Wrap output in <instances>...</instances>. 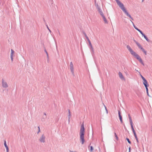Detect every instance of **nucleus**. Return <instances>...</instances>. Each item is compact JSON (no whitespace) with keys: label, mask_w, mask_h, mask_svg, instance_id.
<instances>
[{"label":"nucleus","mask_w":152,"mask_h":152,"mask_svg":"<svg viewBox=\"0 0 152 152\" xmlns=\"http://www.w3.org/2000/svg\"><path fill=\"white\" fill-rule=\"evenodd\" d=\"M97 8L98 9V10L100 13V15H101V16H102L103 15H104L103 13L102 10H101L100 8L99 7L98 5H97L96 6Z\"/></svg>","instance_id":"obj_5"},{"label":"nucleus","mask_w":152,"mask_h":152,"mask_svg":"<svg viewBox=\"0 0 152 152\" xmlns=\"http://www.w3.org/2000/svg\"><path fill=\"white\" fill-rule=\"evenodd\" d=\"M45 51L46 53L47 54V56L48 57V53L46 51V50H45Z\"/></svg>","instance_id":"obj_27"},{"label":"nucleus","mask_w":152,"mask_h":152,"mask_svg":"<svg viewBox=\"0 0 152 152\" xmlns=\"http://www.w3.org/2000/svg\"><path fill=\"white\" fill-rule=\"evenodd\" d=\"M45 137L43 135H42L39 139V140L41 142H45Z\"/></svg>","instance_id":"obj_7"},{"label":"nucleus","mask_w":152,"mask_h":152,"mask_svg":"<svg viewBox=\"0 0 152 152\" xmlns=\"http://www.w3.org/2000/svg\"><path fill=\"white\" fill-rule=\"evenodd\" d=\"M118 75L119 77L121 80H125V79L124 76H123L121 72H119Z\"/></svg>","instance_id":"obj_6"},{"label":"nucleus","mask_w":152,"mask_h":152,"mask_svg":"<svg viewBox=\"0 0 152 152\" xmlns=\"http://www.w3.org/2000/svg\"><path fill=\"white\" fill-rule=\"evenodd\" d=\"M116 1L118 5L124 12V13L129 17L131 19L133 20L132 18L131 17L130 15L127 12L126 9L124 6V4L121 3L119 0H115Z\"/></svg>","instance_id":"obj_2"},{"label":"nucleus","mask_w":152,"mask_h":152,"mask_svg":"<svg viewBox=\"0 0 152 152\" xmlns=\"http://www.w3.org/2000/svg\"><path fill=\"white\" fill-rule=\"evenodd\" d=\"M38 128H39V131H40V129H39V127H38Z\"/></svg>","instance_id":"obj_36"},{"label":"nucleus","mask_w":152,"mask_h":152,"mask_svg":"<svg viewBox=\"0 0 152 152\" xmlns=\"http://www.w3.org/2000/svg\"><path fill=\"white\" fill-rule=\"evenodd\" d=\"M145 87L146 88V92L147 93H148V86H146V87Z\"/></svg>","instance_id":"obj_25"},{"label":"nucleus","mask_w":152,"mask_h":152,"mask_svg":"<svg viewBox=\"0 0 152 152\" xmlns=\"http://www.w3.org/2000/svg\"><path fill=\"white\" fill-rule=\"evenodd\" d=\"M143 84L145 86V87L148 86V83L146 80L143 81Z\"/></svg>","instance_id":"obj_13"},{"label":"nucleus","mask_w":152,"mask_h":152,"mask_svg":"<svg viewBox=\"0 0 152 152\" xmlns=\"http://www.w3.org/2000/svg\"><path fill=\"white\" fill-rule=\"evenodd\" d=\"M47 28H48V29L49 30V31L50 32H51V31H50V30L49 28H48V26H47Z\"/></svg>","instance_id":"obj_33"},{"label":"nucleus","mask_w":152,"mask_h":152,"mask_svg":"<svg viewBox=\"0 0 152 152\" xmlns=\"http://www.w3.org/2000/svg\"><path fill=\"white\" fill-rule=\"evenodd\" d=\"M144 0H142V1H143Z\"/></svg>","instance_id":"obj_37"},{"label":"nucleus","mask_w":152,"mask_h":152,"mask_svg":"<svg viewBox=\"0 0 152 152\" xmlns=\"http://www.w3.org/2000/svg\"><path fill=\"white\" fill-rule=\"evenodd\" d=\"M140 76L141 77V78L143 76H142V75H140Z\"/></svg>","instance_id":"obj_35"},{"label":"nucleus","mask_w":152,"mask_h":152,"mask_svg":"<svg viewBox=\"0 0 152 152\" xmlns=\"http://www.w3.org/2000/svg\"><path fill=\"white\" fill-rule=\"evenodd\" d=\"M131 124V128L132 129V131H135L134 130V128L133 126V124Z\"/></svg>","instance_id":"obj_19"},{"label":"nucleus","mask_w":152,"mask_h":152,"mask_svg":"<svg viewBox=\"0 0 152 152\" xmlns=\"http://www.w3.org/2000/svg\"><path fill=\"white\" fill-rule=\"evenodd\" d=\"M133 133H134V136L135 137H137V135L136 134V132H135V131H133Z\"/></svg>","instance_id":"obj_21"},{"label":"nucleus","mask_w":152,"mask_h":152,"mask_svg":"<svg viewBox=\"0 0 152 152\" xmlns=\"http://www.w3.org/2000/svg\"><path fill=\"white\" fill-rule=\"evenodd\" d=\"M142 51L143 52V53H145V55H147V52L146 51H145L143 48H142L141 49Z\"/></svg>","instance_id":"obj_17"},{"label":"nucleus","mask_w":152,"mask_h":152,"mask_svg":"<svg viewBox=\"0 0 152 152\" xmlns=\"http://www.w3.org/2000/svg\"><path fill=\"white\" fill-rule=\"evenodd\" d=\"M68 113H69L68 119H69V120L70 119L71 117V114L70 111L69 110H68Z\"/></svg>","instance_id":"obj_15"},{"label":"nucleus","mask_w":152,"mask_h":152,"mask_svg":"<svg viewBox=\"0 0 152 152\" xmlns=\"http://www.w3.org/2000/svg\"><path fill=\"white\" fill-rule=\"evenodd\" d=\"M135 139H136V140L137 141V142H138V139L137 137H135Z\"/></svg>","instance_id":"obj_28"},{"label":"nucleus","mask_w":152,"mask_h":152,"mask_svg":"<svg viewBox=\"0 0 152 152\" xmlns=\"http://www.w3.org/2000/svg\"><path fill=\"white\" fill-rule=\"evenodd\" d=\"M87 40L88 42L89 43V45H90V46H91V48L93 50V47H92V45L91 44V42L90 41V40H89V39L88 38V37H87Z\"/></svg>","instance_id":"obj_14"},{"label":"nucleus","mask_w":152,"mask_h":152,"mask_svg":"<svg viewBox=\"0 0 152 152\" xmlns=\"http://www.w3.org/2000/svg\"><path fill=\"white\" fill-rule=\"evenodd\" d=\"M129 118V119H130V124H133L131 118L130 117Z\"/></svg>","instance_id":"obj_22"},{"label":"nucleus","mask_w":152,"mask_h":152,"mask_svg":"<svg viewBox=\"0 0 152 152\" xmlns=\"http://www.w3.org/2000/svg\"><path fill=\"white\" fill-rule=\"evenodd\" d=\"M94 150V148L92 146L90 147V151H92Z\"/></svg>","instance_id":"obj_23"},{"label":"nucleus","mask_w":152,"mask_h":152,"mask_svg":"<svg viewBox=\"0 0 152 152\" xmlns=\"http://www.w3.org/2000/svg\"><path fill=\"white\" fill-rule=\"evenodd\" d=\"M14 53V51L12 49L11 50V56H13Z\"/></svg>","instance_id":"obj_16"},{"label":"nucleus","mask_w":152,"mask_h":152,"mask_svg":"<svg viewBox=\"0 0 152 152\" xmlns=\"http://www.w3.org/2000/svg\"><path fill=\"white\" fill-rule=\"evenodd\" d=\"M114 135H115V137L116 138V139L117 140H118V137L115 133H114Z\"/></svg>","instance_id":"obj_20"},{"label":"nucleus","mask_w":152,"mask_h":152,"mask_svg":"<svg viewBox=\"0 0 152 152\" xmlns=\"http://www.w3.org/2000/svg\"><path fill=\"white\" fill-rule=\"evenodd\" d=\"M105 110H106V113L107 114L108 113V111L106 108V107H105Z\"/></svg>","instance_id":"obj_30"},{"label":"nucleus","mask_w":152,"mask_h":152,"mask_svg":"<svg viewBox=\"0 0 152 152\" xmlns=\"http://www.w3.org/2000/svg\"><path fill=\"white\" fill-rule=\"evenodd\" d=\"M126 47L132 55L136 58L141 64L144 65L142 60L139 56L128 45Z\"/></svg>","instance_id":"obj_1"},{"label":"nucleus","mask_w":152,"mask_h":152,"mask_svg":"<svg viewBox=\"0 0 152 152\" xmlns=\"http://www.w3.org/2000/svg\"><path fill=\"white\" fill-rule=\"evenodd\" d=\"M126 139L127 140V141L128 142H129V143L130 144L131 143V142L130 141L129 139L128 138H126Z\"/></svg>","instance_id":"obj_24"},{"label":"nucleus","mask_w":152,"mask_h":152,"mask_svg":"<svg viewBox=\"0 0 152 152\" xmlns=\"http://www.w3.org/2000/svg\"><path fill=\"white\" fill-rule=\"evenodd\" d=\"M2 86L3 87L7 88L8 87V85L7 83L4 82L3 80L2 81Z\"/></svg>","instance_id":"obj_10"},{"label":"nucleus","mask_w":152,"mask_h":152,"mask_svg":"<svg viewBox=\"0 0 152 152\" xmlns=\"http://www.w3.org/2000/svg\"><path fill=\"white\" fill-rule=\"evenodd\" d=\"M70 69L71 72L72 73H73V70H74V68H73V66L72 62H71L70 63Z\"/></svg>","instance_id":"obj_8"},{"label":"nucleus","mask_w":152,"mask_h":152,"mask_svg":"<svg viewBox=\"0 0 152 152\" xmlns=\"http://www.w3.org/2000/svg\"><path fill=\"white\" fill-rule=\"evenodd\" d=\"M13 56H11V59L12 60V61L13 59Z\"/></svg>","instance_id":"obj_32"},{"label":"nucleus","mask_w":152,"mask_h":152,"mask_svg":"<svg viewBox=\"0 0 152 152\" xmlns=\"http://www.w3.org/2000/svg\"><path fill=\"white\" fill-rule=\"evenodd\" d=\"M119 118L120 120V121L121 123H123V121H122V119L121 116H119Z\"/></svg>","instance_id":"obj_18"},{"label":"nucleus","mask_w":152,"mask_h":152,"mask_svg":"<svg viewBox=\"0 0 152 152\" xmlns=\"http://www.w3.org/2000/svg\"><path fill=\"white\" fill-rule=\"evenodd\" d=\"M118 114L119 116H121L120 112V111H119V110H118Z\"/></svg>","instance_id":"obj_26"},{"label":"nucleus","mask_w":152,"mask_h":152,"mask_svg":"<svg viewBox=\"0 0 152 152\" xmlns=\"http://www.w3.org/2000/svg\"><path fill=\"white\" fill-rule=\"evenodd\" d=\"M142 80H143V81H144V80H146V79L144 77H142Z\"/></svg>","instance_id":"obj_29"},{"label":"nucleus","mask_w":152,"mask_h":152,"mask_svg":"<svg viewBox=\"0 0 152 152\" xmlns=\"http://www.w3.org/2000/svg\"><path fill=\"white\" fill-rule=\"evenodd\" d=\"M132 22V23L133 24V26H134V28H135L136 29L137 31H139L140 33L144 37V38L145 39L148 41V42H149V40L148 39V38L138 28H137L136 27H135L134 25V24L133 23V22L131 21Z\"/></svg>","instance_id":"obj_4"},{"label":"nucleus","mask_w":152,"mask_h":152,"mask_svg":"<svg viewBox=\"0 0 152 152\" xmlns=\"http://www.w3.org/2000/svg\"><path fill=\"white\" fill-rule=\"evenodd\" d=\"M147 93V94L148 95V96H149V94H148V93Z\"/></svg>","instance_id":"obj_34"},{"label":"nucleus","mask_w":152,"mask_h":152,"mask_svg":"<svg viewBox=\"0 0 152 152\" xmlns=\"http://www.w3.org/2000/svg\"><path fill=\"white\" fill-rule=\"evenodd\" d=\"M102 17L103 18V20L104 22V23H106V24L108 23L107 21L106 18L105 17V16H104V15H103L102 16Z\"/></svg>","instance_id":"obj_9"},{"label":"nucleus","mask_w":152,"mask_h":152,"mask_svg":"<svg viewBox=\"0 0 152 152\" xmlns=\"http://www.w3.org/2000/svg\"><path fill=\"white\" fill-rule=\"evenodd\" d=\"M4 145L5 147L6 148L7 152H8V151H9V148H8V147L7 146V145L6 144V141H4Z\"/></svg>","instance_id":"obj_12"},{"label":"nucleus","mask_w":152,"mask_h":152,"mask_svg":"<svg viewBox=\"0 0 152 152\" xmlns=\"http://www.w3.org/2000/svg\"><path fill=\"white\" fill-rule=\"evenodd\" d=\"M129 152H130V151H131V147H129Z\"/></svg>","instance_id":"obj_31"},{"label":"nucleus","mask_w":152,"mask_h":152,"mask_svg":"<svg viewBox=\"0 0 152 152\" xmlns=\"http://www.w3.org/2000/svg\"><path fill=\"white\" fill-rule=\"evenodd\" d=\"M135 42L137 45V46H138V47L140 48L141 49H142V48H143L142 47L141 45H140V44L138 42H137L135 41Z\"/></svg>","instance_id":"obj_11"},{"label":"nucleus","mask_w":152,"mask_h":152,"mask_svg":"<svg viewBox=\"0 0 152 152\" xmlns=\"http://www.w3.org/2000/svg\"><path fill=\"white\" fill-rule=\"evenodd\" d=\"M85 134V129L83 126V124L81 125L80 129V140L82 144H83L85 141L84 139V135Z\"/></svg>","instance_id":"obj_3"}]
</instances>
